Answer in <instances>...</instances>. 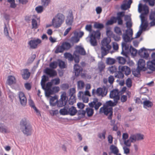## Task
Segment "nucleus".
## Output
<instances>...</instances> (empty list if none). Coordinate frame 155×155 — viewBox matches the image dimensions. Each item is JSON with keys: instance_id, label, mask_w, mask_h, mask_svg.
I'll return each mask as SVG.
<instances>
[{"instance_id": "obj_1", "label": "nucleus", "mask_w": 155, "mask_h": 155, "mask_svg": "<svg viewBox=\"0 0 155 155\" xmlns=\"http://www.w3.org/2000/svg\"><path fill=\"white\" fill-rule=\"evenodd\" d=\"M20 129L24 135H31L33 132L32 127L25 118L21 120L20 123Z\"/></svg>"}, {"instance_id": "obj_2", "label": "nucleus", "mask_w": 155, "mask_h": 155, "mask_svg": "<svg viewBox=\"0 0 155 155\" xmlns=\"http://www.w3.org/2000/svg\"><path fill=\"white\" fill-rule=\"evenodd\" d=\"M65 16L62 14L58 13L52 20V25L58 28L61 26L64 21Z\"/></svg>"}, {"instance_id": "obj_3", "label": "nucleus", "mask_w": 155, "mask_h": 155, "mask_svg": "<svg viewBox=\"0 0 155 155\" xmlns=\"http://www.w3.org/2000/svg\"><path fill=\"white\" fill-rule=\"evenodd\" d=\"M143 139V135L140 134H133L130 135L129 139L124 141V144L128 147H130L131 143H134L137 141Z\"/></svg>"}, {"instance_id": "obj_4", "label": "nucleus", "mask_w": 155, "mask_h": 155, "mask_svg": "<svg viewBox=\"0 0 155 155\" xmlns=\"http://www.w3.org/2000/svg\"><path fill=\"white\" fill-rule=\"evenodd\" d=\"M138 11L140 13L142 11L144 12L142 13L140 16L141 21V25H142L143 23L146 21L144 15L149 13V8L146 5H142L141 3H140L138 5Z\"/></svg>"}, {"instance_id": "obj_5", "label": "nucleus", "mask_w": 155, "mask_h": 155, "mask_svg": "<svg viewBox=\"0 0 155 155\" xmlns=\"http://www.w3.org/2000/svg\"><path fill=\"white\" fill-rule=\"evenodd\" d=\"M68 99V97L66 96V93L63 92L61 96V98L59 101H56L57 106L58 107H61L65 105Z\"/></svg>"}, {"instance_id": "obj_6", "label": "nucleus", "mask_w": 155, "mask_h": 155, "mask_svg": "<svg viewBox=\"0 0 155 155\" xmlns=\"http://www.w3.org/2000/svg\"><path fill=\"white\" fill-rule=\"evenodd\" d=\"M112 110V107H108L103 106L100 108L99 112L100 113H104V114L107 115L109 114L108 118L109 119H111L113 114Z\"/></svg>"}, {"instance_id": "obj_7", "label": "nucleus", "mask_w": 155, "mask_h": 155, "mask_svg": "<svg viewBox=\"0 0 155 155\" xmlns=\"http://www.w3.org/2000/svg\"><path fill=\"white\" fill-rule=\"evenodd\" d=\"M102 104L101 103L98 102V99L96 98H94L93 101L89 103V105L91 107H94L96 110H97Z\"/></svg>"}, {"instance_id": "obj_8", "label": "nucleus", "mask_w": 155, "mask_h": 155, "mask_svg": "<svg viewBox=\"0 0 155 155\" xmlns=\"http://www.w3.org/2000/svg\"><path fill=\"white\" fill-rule=\"evenodd\" d=\"M41 42V40L39 38L31 40L28 42L30 47L32 49H35L38 45Z\"/></svg>"}, {"instance_id": "obj_9", "label": "nucleus", "mask_w": 155, "mask_h": 155, "mask_svg": "<svg viewBox=\"0 0 155 155\" xmlns=\"http://www.w3.org/2000/svg\"><path fill=\"white\" fill-rule=\"evenodd\" d=\"M110 97L111 98L114 99V100L118 102L120 99L118 90L117 89H115L111 91L110 93Z\"/></svg>"}, {"instance_id": "obj_10", "label": "nucleus", "mask_w": 155, "mask_h": 155, "mask_svg": "<svg viewBox=\"0 0 155 155\" xmlns=\"http://www.w3.org/2000/svg\"><path fill=\"white\" fill-rule=\"evenodd\" d=\"M18 95L21 104L23 106H25L26 104L27 100L24 93L21 91L19 92Z\"/></svg>"}, {"instance_id": "obj_11", "label": "nucleus", "mask_w": 155, "mask_h": 155, "mask_svg": "<svg viewBox=\"0 0 155 155\" xmlns=\"http://www.w3.org/2000/svg\"><path fill=\"white\" fill-rule=\"evenodd\" d=\"M74 21V17L71 11H70L66 20V23L68 26L71 25Z\"/></svg>"}, {"instance_id": "obj_12", "label": "nucleus", "mask_w": 155, "mask_h": 155, "mask_svg": "<svg viewBox=\"0 0 155 155\" xmlns=\"http://www.w3.org/2000/svg\"><path fill=\"white\" fill-rule=\"evenodd\" d=\"M107 89L105 87L103 88H98L96 92L98 96H101L102 97L105 96L107 94Z\"/></svg>"}, {"instance_id": "obj_13", "label": "nucleus", "mask_w": 155, "mask_h": 155, "mask_svg": "<svg viewBox=\"0 0 155 155\" xmlns=\"http://www.w3.org/2000/svg\"><path fill=\"white\" fill-rule=\"evenodd\" d=\"M132 3V0H124L123 1V4L121 6V8L123 10H125L127 8H130V5Z\"/></svg>"}, {"instance_id": "obj_14", "label": "nucleus", "mask_w": 155, "mask_h": 155, "mask_svg": "<svg viewBox=\"0 0 155 155\" xmlns=\"http://www.w3.org/2000/svg\"><path fill=\"white\" fill-rule=\"evenodd\" d=\"M138 53L141 57L145 58H147L149 56L148 52L146 51V49L144 47L142 48L139 50Z\"/></svg>"}, {"instance_id": "obj_15", "label": "nucleus", "mask_w": 155, "mask_h": 155, "mask_svg": "<svg viewBox=\"0 0 155 155\" xmlns=\"http://www.w3.org/2000/svg\"><path fill=\"white\" fill-rule=\"evenodd\" d=\"M118 69L119 71H121L123 73H124L126 75H129L131 73L130 68L126 66H119Z\"/></svg>"}, {"instance_id": "obj_16", "label": "nucleus", "mask_w": 155, "mask_h": 155, "mask_svg": "<svg viewBox=\"0 0 155 155\" xmlns=\"http://www.w3.org/2000/svg\"><path fill=\"white\" fill-rule=\"evenodd\" d=\"M110 42V41L108 40L107 38H104L101 42V47H106L108 50H110L111 47L109 44Z\"/></svg>"}, {"instance_id": "obj_17", "label": "nucleus", "mask_w": 155, "mask_h": 155, "mask_svg": "<svg viewBox=\"0 0 155 155\" xmlns=\"http://www.w3.org/2000/svg\"><path fill=\"white\" fill-rule=\"evenodd\" d=\"M146 63L145 61L142 59H140L138 62L137 68L140 70H142L145 71L146 69V68L145 67Z\"/></svg>"}, {"instance_id": "obj_18", "label": "nucleus", "mask_w": 155, "mask_h": 155, "mask_svg": "<svg viewBox=\"0 0 155 155\" xmlns=\"http://www.w3.org/2000/svg\"><path fill=\"white\" fill-rule=\"evenodd\" d=\"M74 70L76 76H78L83 71L82 68L77 64H75L74 66Z\"/></svg>"}, {"instance_id": "obj_19", "label": "nucleus", "mask_w": 155, "mask_h": 155, "mask_svg": "<svg viewBox=\"0 0 155 155\" xmlns=\"http://www.w3.org/2000/svg\"><path fill=\"white\" fill-rule=\"evenodd\" d=\"M45 73L50 77H53L57 75V72L55 70L48 68L45 69Z\"/></svg>"}, {"instance_id": "obj_20", "label": "nucleus", "mask_w": 155, "mask_h": 155, "mask_svg": "<svg viewBox=\"0 0 155 155\" xmlns=\"http://www.w3.org/2000/svg\"><path fill=\"white\" fill-rule=\"evenodd\" d=\"M23 73L22 74V76L23 78L25 80L28 79L30 76V73L28 71L27 69H24L22 70Z\"/></svg>"}, {"instance_id": "obj_21", "label": "nucleus", "mask_w": 155, "mask_h": 155, "mask_svg": "<svg viewBox=\"0 0 155 155\" xmlns=\"http://www.w3.org/2000/svg\"><path fill=\"white\" fill-rule=\"evenodd\" d=\"M114 100V102L111 100L107 101L104 106L108 107H113L116 105L118 102Z\"/></svg>"}, {"instance_id": "obj_22", "label": "nucleus", "mask_w": 155, "mask_h": 155, "mask_svg": "<svg viewBox=\"0 0 155 155\" xmlns=\"http://www.w3.org/2000/svg\"><path fill=\"white\" fill-rule=\"evenodd\" d=\"M68 114L71 116H74L77 112V110L75 107L72 106L70 108H68Z\"/></svg>"}, {"instance_id": "obj_23", "label": "nucleus", "mask_w": 155, "mask_h": 155, "mask_svg": "<svg viewBox=\"0 0 155 155\" xmlns=\"http://www.w3.org/2000/svg\"><path fill=\"white\" fill-rule=\"evenodd\" d=\"M101 33L100 30H97L96 31H93L91 34L90 35L99 39L100 38Z\"/></svg>"}, {"instance_id": "obj_24", "label": "nucleus", "mask_w": 155, "mask_h": 155, "mask_svg": "<svg viewBox=\"0 0 155 155\" xmlns=\"http://www.w3.org/2000/svg\"><path fill=\"white\" fill-rule=\"evenodd\" d=\"M110 150L111 152L109 153L110 155L111 153H113L115 155L118 153L119 152V150L117 147L114 145H111L110 146Z\"/></svg>"}, {"instance_id": "obj_25", "label": "nucleus", "mask_w": 155, "mask_h": 155, "mask_svg": "<svg viewBox=\"0 0 155 155\" xmlns=\"http://www.w3.org/2000/svg\"><path fill=\"white\" fill-rule=\"evenodd\" d=\"M76 49V51L81 55H84L86 54V52L84 48L81 46H77Z\"/></svg>"}, {"instance_id": "obj_26", "label": "nucleus", "mask_w": 155, "mask_h": 155, "mask_svg": "<svg viewBox=\"0 0 155 155\" xmlns=\"http://www.w3.org/2000/svg\"><path fill=\"white\" fill-rule=\"evenodd\" d=\"M143 107L145 108L151 107L153 105V104L151 101L147 100H145L143 102Z\"/></svg>"}, {"instance_id": "obj_27", "label": "nucleus", "mask_w": 155, "mask_h": 155, "mask_svg": "<svg viewBox=\"0 0 155 155\" xmlns=\"http://www.w3.org/2000/svg\"><path fill=\"white\" fill-rule=\"evenodd\" d=\"M15 82V78L13 76L11 75L8 77L7 80L8 84L9 85H11Z\"/></svg>"}, {"instance_id": "obj_28", "label": "nucleus", "mask_w": 155, "mask_h": 155, "mask_svg": "<svg viewBox=\"0 0 155 155\" xmlns=\"http://www.w3.org/2000/svg\"><path fill=\"white\" fill-rule=\"evenodd\" d=\"M110 50H108L106 47H101V56L103 58L104 56L106 55L108 53Z\"/></svg>"}, {"instance_id": "obj_29", "label": "nucleus", "mask_w": 155, "mask_h": 155, "mask_svg": "<svg viewBox=\"0 0 155 155\" xmlns=\"http://www.w3.org/2000/svg\"><path fill=\"white\" fill-rule=\"evenodd\" d=\"M105 68V64L102 61H100L98 63V69L100 73Z\"/></svg>"}, {"instance_id": "obj_30", "label": "nucleus", "mask_w": 155, "mask_h": 155, "mask_svg": "<svg viewBox=\"0 0 155 155\" xmlns=\"http://www.w3.org/2000/svg\"><path fill=\"white\" fill-rule=\"evenodd\" d=\"M123 38L124 41L126 42H131V40L133 39V38H132L130 39L129 35L125 34H123Z\"/></svg>"}, {"instance_id": "obj_31", "label": "nucleus", "mask_w": 155, "mask_h": 155, "mask_svg": "<svg viewBox=\"0 0 155 155\" xmlns=\"http://www.w3.org/2000/svg\"><path fill=\"white\" fill-rule=\"evenodd\" d=\"M94 27L95 28L101 30L104 28V26L103 24L102 23L95 22L94 24Z\"/></svg>"}, {"instance_id": "obj_32", "label": "nucleus", "mask_w": 155, "mask_h": 155, "mask_svg": "<svg viewBox=\"0 0 155 155\" xmlns=\"http://www.w3.org/2000/svg\"><path fill=\"white\" fill-rule=\"evenodd\" d=\"M90 42L91 45L94 46H96L97 43L96 39V38L94 37L91 36V35H90Z\"/></svg>"}, {"instance_id": "obj_33", "label": "nucleus", "mask_w": 155, "mask_h": 155, "mask_svg": "<svg viewBox=\"0 0 155 155\" xmlns=\"http://www.w3.org/2000/svg\"><path fill=\"white\" fill-rule=\"evenodd\" d=\"M59 112L60 114L62 115H68V107H65L64 108L60 110Z\"/></svg>"}, {"instance_id": "obj_34", "label": "nucleus", "mask_w": 155, "mask_h": 155, "mask_svg": "<svg viewBox=\"0 0 155 155\" xmlns=\"http://www.w3.org/2000/svg\"><path fill=\"white\" fill-rule=\"evenodd\" d=\"M106 131V130L104 129L101 133H99L98 134V137L101 139H104L105 138Z\"/></svg>"}, {"instance_id": "obj_35", "label": "nucleus", "mask_w": 155, "mask_h": 155, "mask_svg": "<svg viewBox=\"0 0 155 155\" xmlns=\"http://www.w3.org/2000/svg\"><path fill=\"white\" fill-rule=\"evenodd\" d=\"M47 77L45 75H44L42 76L41 83L42 88H45V82L47 80Z\"/></svg>"}, {"instance_id": "obj_36", "label": "nucleus", "mask_w": 155, "mask_h": 155, "mask_svg": "<svg viewBox=\"0 0 155 155\" xmlns=\"http://www.w3.org/2000/svg\"><path fill=\"white\" fill-rule=\"evenodd\" d=\"M62 45L64 50H69L72 46L70 43L66 42H63Z\"/></svg>"}, {"instance_id": "obj_37", "label": "nucleus", "mask_w": 155, "mask_h": 155, "mask_svg": "<svg viewBox=\"0 0 155 155\" xmlns=\"http://www.w3.org/2000/svg\"><path fill=\"white\" fill-rule=\"evenodd\" d=\"M81 95H83L84 96H87V95L89 96H91L90 92L87 91H86L84 93L82 91H79L78 94V97H79L80 98L81 96Z\"/></svg>"}, {"instance_id": "obj_38", "label": "nucleus", "mask_w": 155, "mask_h": 155, "mask_svg": "<svg viewBox=\"0 0 155 155\" xmlns=\"http://www.w3.org/2000/svg\"><path fill=\"white\" fill-rule=\"evenodd\" d=\"M64 50V48L62 45L61 46H58L56 47L55 52L56 53H62L63 52Z\"/></svg>"}, {"instance_id": "obj_39", "label": "nucleus", "mask_w": 155, "mask_h": 155, "mask_svg": "<svg viewBox=\"0 0 155 155\" xmlns=\"http://www.w3.org/2000/svg\"><path fill=\"white\" fill-rule=\"evenodd\" d=\"M115 77L118 78H123L124 77V74L121 71H119L116 72Z\"/></svg>"}, {"instance_id": "obj_40", "label": "nucleus", "mask_w": 155, "mask_h": 155, "mask_svg": "<svg viewBox=\"0 0 155 155\" xmlns=\"http://www.w3.org/2000/svg\"><path fill=\"white\" fill-rule=\"evenodd\" d=\"M122 51L121 52V54L124 55H126V54L124 51L123 49L124 48L125 50H127L129 49V46L126 43H123L122 44Z\"/></svg>"}, {"instance_id": "obj_41", "label": "nucleus", "mask_w": 155, "mask_h": 155, "mask_svg": "<svg viewBox=\"0 0 155 155\" xmlns=\"http://www.w3.org/2000/svg\"><path fill=\"white\" fill-rule=\"evenodd\" d=\"M79 41V38L77 36L72 37L70 40V41L72 44L77 43Z\"/></svg>"}, {"instance_id": "obj_42", "label": "nucleus", "mask_w": 155, "mask_h": 155, "mask_svg": "<svg viewBox=\"0 0 155 155\" xmlns=\"http://www.w3.org/2000/svg\"><path fill=\"white\" fill-rule=\"evenodd\" d=\"M70 97L69 100L70 104L72 105L76 102V97L75 95H70Z\"/></svg>"}, {"instance_id": "obj_43", "label": "nucleus", "mask_w": 155, "mask_h": 155, "mask_svg": "<svg viewBox=\"0 0 155 155\" xmlns=\"http://www.w3.org/2000/svg\"><path fill=\"white\" fill-rule=\"evenodd\" d=\"M0 132L2 133H8L9 132L6 128L3 126V124L0 123Z\"/></svg>"}, {"instance_id": "obj_44", "label": "nucleus", "mask_w": 155, "mask_h": 155, "mask_svg": "<svg viewBox=\"0 0 155 155\" xmlns=\"http://www.w3.org/2000/svg\"><path fill=\"white\" fill-rule=\"evenodd\" d=\"M64 55L65 58L70 61H72L74 59V56L69 53H64Z\"/></svg>"}, {"instance_id": "obj_45", "label": "nucleus", "mask_w": 155, "mask_h": 155, "mask_svg": "<svg viewBox=\"0 0 155 155\" xmlns=\"http://www.w3.org/2000/svg\"><path fill=\"white\" fill-rule=\"evenodd\" d=\"M56 99L57 97L55 96L52 97L50 98L49 102L51 106H54L56 105V101L55 102V101L56 100Z\"/></svg>"}, {"instance_id": "obj_46", "label": "nucleus", "mask_w": 155, "mask_h": 155, "mask_svg": "<svg viewBox=\"0 0 155 155\" xmlns=\"http://www.w3.org/2000/svg\"><path fill=\"white\" fill-rule=\"evenodd\" d=\"M84 85V82L82 81H80L78 82L77 87L78 89L81 90L82 89Z\"/></svg>"}, {"instance_id": "obj_47", "label": "nucleus", "mask_w": 155, "mask_h": 155, "mask_svg": "<svg viewBox=\"0 0 155 155\" xmlns=\"http://www.w3.org/2000/svg\"><path fill=\"white\" fill-rule=\"evenodd\" d=\"M44 90L45 95L47 97H49L51 95L54 94L52 89H45Z\"/></svg>"}, {"instance_id": "obj_48", "label": "nucleus", "mask_w": 155, "mask_h": 155, "mask_svg": "<svg viewBox=\"0 0 155 155\" xmlns=\"http://www.w3.org/2000/svg\"><path fill=\"white\" fill-rule=\"evenodd\" d=\"M51 0H41V4L43 6L46 8L50 3Z\"/></svg>"}, {"instance_id": "obj_49", "label": "nucleus", "mask_w": 155, "mask_h": 155, "mask_svg": "<svg viewBox=\"0 0 155 155\" xmlns=\"http://www.w3.org/2000/svg\"><path fill=\"white\" fill-rule=\"evenodd\" d=\"M86 112L88 117L91 116L94 113V110L92 108L87 107L86 109Z\"/></svg>"}, {"instance_id": "obj_50", "label": "nucleus", "mask_w": 155, "mask_h": 155, "mask_svg": "<svg viewBox=\"0 0 155 155\" xmlns=\"http://www.w3.org/2000/svg\"><path fill=\"white\" fill-rule=\"evenodd\" d=\"M51 81L53 85H57L58 84L60 83V80L59 78H57L52 79L51 80Z\"/></svg>"}, {"instance_id": "obj_51", "label": "nucleus", "mask_w": 155, "mask_h": 155, "mask_svg": "<svg viewBox=\"0 0 155 155\" xmlns=\"http://www.w3.org/2000/svg\"><path fill=\"white\" fill-rule=\"evenodd\" d=\"M142 70H140L139 69H136L134 70L133 71L132 73L134 76L138 77L140 74V71Z\"/></svg>"}, {"instance_id": "obj_52", "label": "nucleus", "mask_w": 155, "mask_h": 155, "mask_svg": "<svg viewBox=\"0 0 155 155\" xmlns=\"http://www.w3.org/2000/svg\"><path fill=\"white\" fill-rule=\"evenodd\" d=\"M117 59L118 60V62L120 64H124L126 62V59L122 57H119L117 58Z\"/></svg>"}, {"instance_id": "obj_53", "label": "nucleus", "mask_w": 155, "mask_h": 155, "mask_svg": "<svg viewBox=\"0 0 155 155\" xmlns=\"http://www.w3.org/2000/svg\"><path fill=\"white\" fill-rule=\"evenodd\" d=\"M114 32L118 35H121L122 34V32L120 28L118 27L117 26L114 28Z\"/></svg>"}, {"instance_id": "obj_54", "label": "nucleus", "mask_w": 155, "mask_h": 155, "mask_svg": "<svg viewBox=\"0 0 155 155\" xmlns=\"http://www.w3.org/2000/svg\"><path fill=\"white\" fill-rule=\"evenodd\" d=\"M78 98L79 100H82L84 103H87L89 101V98L87 96H84L83 95H81L80 98L78 97Z\"/></svg>"}, {"instance_id": "obj_55", "label": "nucleus", "mask_w": 155, "mask_h": 155, "mask_svg": "<svg viewBox=\"0 0 155 155\" xmlns=\"http://www.w3.org/2000/svg\"><path fill=\"white\" fill-rule=\"evenodd\" d=\"M58 63L56 61L51 62L49 64V67L52 69H55L57 67Z\"/></svg>"}, {"instance_id": "obj_56", "label": "nucleus", "mask_w": 155, "mask_h": 155, "mask_svg": "<svg viewBox=\"0 0 155 155\" xmlns=\"http://www.w3.org/2000/svg\"><path fill=\"white\" fill-rule=\"evenodd\" d=\"M130 51L132 55L133 56H135L136 55L137 52V50L132 46H130Z\"/></svg>"}, {"instance_id": "obj_57", "label": "nucleus", "mask_w": 155, "mask_h": 155, "mask_svg": "<svg viewBox=\"0 0 155 155\" xmlns=\"http://www.w3.org/2000/svg\"><path fill=\"white\" fill-rule=\"evenodd\" d=\"M31 24L32 28L36 29L38 28V24L36 20L33 18L32 20Z\"/></svg>"}, {"instance_id": "obj_58", "label": "nucleus", "mask_w": 155, "mask_h": 155, "mask_svg": "<svg viewBox=\"0 0 155 155\" xmlns=\"http://www.w3.org/2000/svg\"><path fill=\"white\" fill-rule=\"evenodd\" d=\"M58 65L60 68L64 69L66 68V65L64 62L61 60H58Z\"/></svg>"}, {"instance_id": "obj_59", "label": "nucleus", "mask_w": 155, "mask_h": 155, "mask_svg": "<svg viewBox=\"0 0 155 155\" xmlns=\"http://www.w3.org/2000/svg\"><path fill=\"white\" fill-rule=\"evenodd\" d=\"M115 62V60L114 59L108 58L107 59V63L109 64H112Z\"/></svg>"}, {"instance_id": "obj_60", "label": "nucleus", "mask_w": 155, "mask_h": 155, "mask_svg": "<svg viewBox=\"0 0 155 155\" xmlns=\"http://www.w3.org/2000/svg\"><path fill=\"white\" fill-rule=\"evenodd\" d=\"M128 147L127 145L123 147V148L124 150V153L126 154H128L130 153V149Z\"/></svg>"}, {"instance_id": "obj_61", "label": "nucleus", "mask_w": 155, "mask_h": 155, "mask_svg": "<svg viewBox=\"0 0 155 155\" xmlns=\"http://www.w3.org/2000/svg\"><path fill=\"white\" fill-rule=\"evenodd\" d=\"M117 19H122V18L125 16V12H118L117 14Z\"/></svg>"}, {"instance_id": "obj_62", "label": "nucleus", "mask_w": 155, "mask_h": 155, "mask_svg": "<svg viewBox=\"0 0 155 155\" xmlns=\"http://www.w3.org/2000/svg\"><path fill=\"white\" fill-rule=\"evenodd\" d=\"M43 6H39L35 8V10L38 13H41L43 10Z\"/></svg>"}, {"instance_id": "obj_63", "label": "nucleus", "mask_w": 155, "mask_h": 155, "mask_svg": "<svg viewBox=\"0 0 155 155\" xmlns=\"http://www.w3.org/2000/svg\"><path fill=\"white\" fill-rule=\"evenodd\" d=\"M126 84L128 87H130L132 86V81L131 79L130 78H128L126 81Z\"/></svg>"}, {"instance_id": "obj_64", "label": "nucleus", "mask_w": 155, "mask_h": 155, "mask_svg": "<svg viewBox=\"0 0 155 155\" xmlns=\"http://www.w3.org/2000/svg\"><path fill=\"white\" fill-rule=\"evenodd\" d=\"M108 70L111 73L113 74L114 72H116L117 68L115 66H111L109 68Z\"/></svg>"}]
</instances>
